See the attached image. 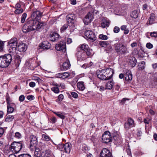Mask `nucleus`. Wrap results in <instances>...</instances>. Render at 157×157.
Instances as JSON below:
<instances>
[{"label": "nucleus", "instance_id": "f257e3e1", "mask_svg": "<svg viewBox=\"0 0 157 157\" xmlns=\"http://www.w3.org/2000/svg\"><path fill=\"white\" fill-rule=\"evenodd\" d=\"M43 13L38 10H34L32 14L31 17L27 19V23L28 24H34L37 26L40 24H42L41 27L44 25V23L43 22H40Z\"/></svg>", "mask_w": 157, "mask_h": 157}, {"label": "nucleus", "instance_id": "f03ea898", "mask_svg": "<svg viewBox=\"0 0 157 157\" xmlns=\"http://www.w3.org/2000/svg\"><path fill=\"white\" fill-rule=\"evenodd\" d=\"M12 59V56L10 54L0 56V67L2 68L7 67L10 64Z\"/></svg>", "mask_w": 157, "mask_h": 157}, {"label": "nucleus", "instance_id": "7ed1b4c3", "mask_svg": "<svg viewBox=\"0 0 157 157\" xmlns=\"http://www.w3.org/2000/svg\"><path fill=\"white\" fill-rule=\"evenodd\" d=\"M114 48L116 52L118 54L124 55L128 52L126 46L122 43H117L115 44Z\"/></svg>", "mask_w": 157, "mask_h": 157}, {"label": "nucleus", "instance_id": "20e7f679", "mask_svg": "<svg viewBox=\"0 0 157 157\" xmlns=\"http://www.w3.org/2000/svg\"><path fill=\"white\" fill-rule=\"evenodd\" d=\"M42 24H40L39 25L37 26L36 25H35L34 24H28L27 23L26 21V24L24 25L22 28V31L24 33H26L29 32L31 30H37L41 28Z\"/></svg>", "mask_w": 157, "mask_h": 157}, {"label": "nucleus", "instance_id": "39448f33", "mask_svg": "<svg viewBox=\"0 0 157 157\" xmlns=\"http://www.w3.org/2000/svg\"><path fill=\"white\" fill-rule=\"evenodd\" d=\"M24 147L25 145L21 141H14L11 145V149H13L12 151H14L16 153L19 152L22 148Z\"/></svg>", "mask_w": 157, "mask_h": 157}, {"label": "nucleus", "instance_id": "423d86ee", "mask_svg": "<svg viewBox=\"0 0 157 157\" xmlns=\"http://www.w3.org/2000/svg\"><path fill=\"white\" fill-rule=\"evenodd\" d=\"M77 52L76 54V56L78 61H82L85 60L86 56L85 52L81 50V48H77Z\"/></svg>", "mask_w": 157, "mask_h": 157}, {"label": "nucleus", "instance_id": "0eeeda50", "mask_svg": "<svg viewBox=\"0 0 157 157\" xmlns=\"http://www.w3.org/2000/svg\"><path fill=\"white\" fill-rule=\"evenodd\" d=\"M85 36L87 40L93 42L96 40V36L94 33L91 30H86L85 33Z\"/></svg>", "mask_w": 157, "mask_h": 157}, {"label": "nucleus", "instance_id": "6e6552de", "mask_svg": "<svg viewBox=\"0 0 157 157\" xmlns=\"http://www.w3.org/2000/svg\"><path fill=\"white\" fill-rule=\"evenodd\" d=\"M55 48L58 51L65 52L66 51V43L63 41H60L56 44Z\"/></svg>", "mask_w": 157, "mask_h": 157}, {"label": "nucleus", "instance_id": "1a4fd4ad", "mask_svg": "<svg viewBox=\"0 0 157 157\" xmlns=\"http://www.w3.org/2000/svg\"><path fill=\"white\" fill-rule=\"evenodd\" d=\"M81 48V50L86 52L87 55L90 56L93 55V51L92 49H90L88 45L86 44H84L81 45L80 47H78Z\"/></svg>", "mask_w": 157, "mask_h": 157}, {"label": "nucleus", "instance_id": "9d476101", "mask_svg": "<svg viewBox=\"0 0 157 157\" xmlns=\"http://www.w3.org/2000/svg\"><path fill=\"white\" fill-rule=\"evenodd\" d=\"M102 139L104 143H107L112 141V138L110 136V132L107 131L102 135Z\"/></svg>", "mask_w": 157, "mask_h": 157}, {"label": "nucleus", "instance_id": "9b49d317", "mask_svg": "<svg viewBox=\"0 0 157 157\" xmlns=\"http://www.w3.org/2000/svg\"><path fill=\"white\" fill-rule=\"evenodd\" d=\"M112 154L110 150L106 148H103L100 153L99 157H112Z\"/></svg>", "mask_w": 157, "mask_h": 157}, {"label": "nucleus", "instance_id": "f8f14e48", "mask_svg": "<svg viewBox=\"0 0 157 157\" xmlns=\"http://www.w3.org/2000/svg\"><path fill=\"white\" fill-rule=\"evenodd\" d=\"M105 76L106 78V80L111 79L114 73L113 70L111 68H107L104 69Z\"/></svg>", "mask_w": 157, "mask_h": 157}, {"label": "nucleus", "instance_id": "ddd939ff", "mask_svg": "<svg viewBox=\"0 0 157 157\" xmlns=\"http://www.w3.org/2000/svg\"><path fill=\"white\" fill-rule=\"evenodd\" d=\"M93 19L92 13L89 12L83 19V21L86 25H87L90 23Z\"/></svg>", "mask_w": 157, "mask_h": 157}, {"label": "nucleus", "instance_id": "4468645a", "mask_svg": "<svg viewBox=\"0 0 157 157\" xmlns=\"http://www.w3.org/2000/svg\"><path fill=\"white\" fill-rule=\"evenodd\" d=\"M135 126V124L134 123V120L131 118H129L127 122L125 123L124 125V128L126 129H128L129 128Z\"/></svg>", "mask_w": 157, "mask_h": 157}, {"label": "nucleus", "instance_id": "2eb2a0df", "mask_svg": "<svg viewBox=\"0 0 157 157\" xmlns=\"http://www.w3.org/2000/svg\"><path fill=\"white\" fill-rule=\"evenodd\" d=\"M67 22L70 25H72L74 23L75 18V16L74 14H68L67 16Z\"/></svg>", "mask_w": 157, "mask_h": 157}, {"label": "nucleus", "instance_id": "dca6fc26", "mask_svg": "<svg viewBox=\"0 0 157 157\" xmlns=\"http://www.w3.org/2000/svg\"><path fill=\"white\" fill-rule=\"evenodd\" d=\"M104 69L100 70L97 71V75L98 78L103 80H106V77L105 76Z\"/></svg>", "mask_w": 157, "mask_h": 157}, {"label": "nucleus", "instance_id": "f3484780", "mask_svg": "<svg viewBox=\"0 0 157 157\" xmlns=\"http://www.w3.org/2000/svg\"><path fill=\"white\" fill-rule=\"evenodd\" d=\"M70 75L69 73L66 72L64 73H60L56 75V77L57 78H66L68 77Z\"/></svg>", "mask_w": 157, "mask_h": 157}, {"label": "nucleus", "instance_id": "a211bd4d", "mask_svg": "<svg viewBox=\"0 0 157 157\" xmlns=\"http://www.w3.org/2000/svg\"><path fill=\"white\" fill-rule=\"evenodd\" d=\"M70 66V62L67 60L63 63L62 66L61 67L60 69L61 71H65L68 69Z\"/></svg>", "mask_w": 157, "mask_h": 157}, {"label": "nucleus", "instance_id": "6ab92c4d", "mask_svg": "<svg viewBox=\"0 0 157 157\" xmlns=\"http://www.w3.org/2000/svg\"><path fill=\"white\" fill-rule=\"evenodd\" d=\"M126 71L124 76L125 80L128 82L131 81L132 78V75L131 71L128 70H126Z\"/></svg>", "mask_w": 157, "mask_h": 157}, {"label": "nucleus", "instance_id": "aec40b11", "mask_svg": "<svg viewBox=\"0 0 157 157\" xmlns=\"http://www.w3.org/2000/svg\"><path fill=\"white\" fill-rule=\"evenodd\" d=\"M30 146H35L37 142V138L33 135H31L30 137Z\"/></svg>", "mask_w": 157, "mask_h": 157}, {"label": "nucleus", "instance_id": "412c9836", "mask_svg": "<svg viewBox=\"0 0 157 157\" xmlns=\"http://www.w3.org/2000/svg\"><path fill=\"white\" fill-rule=\"evenodd\" d=\"M8 44L9 46H17L18 44L17 39L16 38L11 39L9 42Z\"/></svg>", "mask_w": 157, "mask_h": 157}, {"label": "nucleus", "instance_id": "4be33fe9", "mask_svg": "<svg viewBox=\"0 0 157 157\" xmlns=\"http://www.w3.org/2000/svg\"><path fill=\"white\" fill-rule=\"evenodd\" d=\"M71 147V145L70 143H67L63 146L65 152L67 153H69L70 152Z\"/></svg>", "mask_w": 157, "mask_h": 157}, {"label": "nucleus", "instance_id": "5701e85b", "mask_svg": "<svg viewBox=\"0 0 157 157\" xmlns=\"http://www.w3.org/2000/svg\"><path fill=\"white\" fill-rule=\"evenodd\" d=\"M17 46H9L8 51L9 52L11 53L10 54H11V56L12 55L13 56H16L17 54Z\"/></svg>", "mask_w": 157, "mask_h": 157}, {"label": "nucleus", "instance_id": "b1692460", "mask_svg": "<svg viewBox=\"0 0 157 157\" xmlns=\"http://www.w3.org/2000/svg\"><path fill=\"white\" fill-rule=\"evenodd\" d=\"M27 48V46L24 43H19L18 46V50L20 52L25 51Z\"/></svg>", "mask_w": 157, "mask_h": 157}, {"label": "nucleus", "instance_id": "393cba45", "mask_svg": "<svg viewBox=\"0 0 157 157\" xmlns=\"http://www.w3.org/2000/svg\"><path fill=\"white\" fill-rule=\"evenodd\" d=\"M51 44L48 41H44L42 42L40 47L44 49H48L51 47Z\"/></svg>", "mask_w": 157, "mask_h": 157}, {"label": "nucleus", "instance_id": "a878e982", "mask_svg": "<svg viewBox=\"0 0 157 157\" xmlns=\"http://www.w3.org/2000/svg\"><path fill=\"white\" fill-rule=\"evenodd\" d=\"M52 153L49 150H46L42 153V156L43 157H51L52 155Z\"/></svg>", "mask_w": 157, "mask_h": 157}, {"label": "nucleus", "instance_id": "bb28decb", "mask_svg": "<svg viewBox=\"0 0 157 157\" xmlns=\"http://www.w3.org/2000/svg\"><path fill=\"white\" fill-rule=\"evenodd\" d=\"M59 37V34L56 33H54L52 34L50 36V40L51 41H55L57 40Z\"/></svg>", "mask_w": 157, "mask_h": 157}, {"label": "nucleus", "instance_id": "cd10ccee", "mask_svg": "<svg viewBox=\"0 0 157 157\" xmlns=\"http://www.w3.org/2000/svg\"><path fill=\"white\" fill-rule=\"evenodd\" d=\"M109 24V20H107L105 19H103L102 20L101 25L102 28H105L106 27H108Z\"/></svg>", "mask_w": 157, "mask_h": 157}, {"label": "nucleus", "instance_id": "c85d7f7f", "mask_svg": "<svg viewBox=\"0 0 157 157\" xmlns=\"http://www.w3.org/2000/svg\"><path fill=\"white\" fill-rule=\"evenodd\" d=\"M129 63L132 67H134L137 63V60L135 57H132L129 59Z\"/></svg>", "mask_w": 157, "mask_h": 157}, {"label": "nucleus", "instance_id": "c756f323", "mask_svg": "<svg viewBox=\"0 0 157 157\" xmlns=\"http://www.w3.org/2000/svg\"><path fill=\"white\" fill-rule=\"evenodd\" d=\"M14 105L13 104H8L7 105V112L8 113H10L13 112L14 110L13 107Z\"/></svg>", "mask_w": 157, "mask_h": 157}, {"label": "nucleus", "instance_id": "7c9ffc66", "mask_svg": "<svg viewBox=\"0 0 157 157\" xmlns=\"http://www.w3.org/2000/svg\"><path fill=\"white\" fill-rule=\"evenodd\" d=\"M84 83V82H80L77 83V87L81 91H83L85 89V87Z\"/></svg>", "mask_w": 157, "mask_h": 157}, {"label": "nucleus", "instance_id": "2f4dec72", "mask_svg": "<svg viewBox=\"0 0 157 157\" xmlns=\"http://www.w3.org/2000/svg\"><path fill=\"white\" fill-rule=\"evenodd\" d=\"M113 84L112 81L108 82L106 84L105 89L111 90L112 89Z\"/></svg>", "mask_w": 157, "mask_h": 157}, {"label": "nucleus", "instance_id": "473e14b6", "mask_svg": "<svg viewBox=\"0 0 157 157\" xmlns=\"http://www.w3.org/2000/svg\"><path fill=\"white\" fill-rule=\"evenodd\" d=\"M130 16L132 17L133 18H137L138 16V11L136 10H134L131 13Z\"/></svg>", "mask_w": 157, "mask_h": 157}, {"label": "nucleus", "instance_id": "72a5a7b5", "mask_svg": "<svg viewBox=\"0 0 157 157\" xmlns=\"http://www.w3.org/2000/svg\"><path fill=\"white\" fill-rule=\"evenodd\" d=\"M54 113L57 116L62 119H64L65 118V116L64 115L65 113L62 112H54Z\"/></svg>", "mask_w": 157, "mask_h": 157}, {"label": "nucleus", "instance_id": "f704fd0d", "mask_svg": "<svg viewBox=\"0 0 157 157\" xmlns=\"http://www.w3.org/2000/svg\"><path fill=\"white\" fill-rule=\"evenodd\" d=\"M110 43L107 41H100L99 44L101 46L103 47H106L107 46L109 45Z\"/></svg>", "mask_w": 157, "mask_h": 157}, {"label": "nucleus", "instance_id": "c9c22d12", "mask_svg": "<svg viewBox=\"0 0 157 157\" xmlns=\"http://www.w3.org/2000/svg\"><path fill=\"white\" fill-rule=\"evenodd\" d=\"M43 140L46 141H49L51 140L52 142V140L51 139L50 137L47 134H43L42 135Z\"/></svg>", "mask_w": 157, "mask_h": 157}, {"label": "nucleus", "instance_id": "e433bc0d", "mask_svg": "<svg viewBox=\"0 0 157 157\" xmlns=\"http://www.w3.org/2000/svg\"><path fill=\"white\" fill-rule=\"evenodd\" d=\"M155 19V15L154 13H151L149 20V23L150 24L153 23Z\"/></svg>", "mask_w": 157, "mask_h": 157}, {"label": "nucleus", "instance_id": "4c0bfd02", "mask_svg": "<svg viewBox=\"0 0 157 157\" xmlns=\"http://www.w3.org/2000/svg\"><path fill=\"white\" fill-rule=\"evenodd\" d=\"M14 118L13 116V115H8V116L5 119V121L8 122L12 121Z\"/></svg>", "mask_w": 157, "mask_h": 157}, {"label": "nucleus", "instance_id": "58836bf2", "mask_svg": "<svg viewBox=\"0 0 157 157\" xmlns=\"http://www.w3.org/2000/svg\"><path fill=\"white\" fill-rule=\"evenodd\" d=\"M51 90L56 94L59 93V89L58 86H56V84L55 86L51 89Z\"/></svg>", "mask_w": 157, "mask_h": 157}, {"label": "nucleus", "instance_id": "ea45409f", "mask_svg": "<svg viewBox=\"0 0 157 157\" xmlns=\"http://www.w3.org/2000/svg\"><path fill=\"white\" fill-rule=\"evenodd\" d=\"M27 15L26 13H24L22 14L21 21V23H23L25 22V19L27 17Z\"/></svg>", "mask_w": 157, "mask_h": 157}, {"label": "nucleus", "instance_id": "a19ab883", "mask_svg": "<svg viewBox=\"0 0 157 157\" xmlns=\"http://www.w3.org/2000/svg\"><path fill=\"white\" fill-rule=\"evenodd\" d=\"M23 10L22 8L17 9L14 11V13L16 14H19L23 12Z\"/></svg>", "mask_w": 157, "mask_h": 157}, {"label": "nucleus", "instance_id": "79ce46f5", "mask_svg": "<svg viewBox=\"0 0 157 157\" xmlns=\"http://www.w3.org/2000/svg\"><path fill=\"white\" fill-rule=\"evenodd\" d=\"M99 37L100 39L102 40H106L108 39V37L106 35L100 34L99 36Z\"/></svg>", "mask_w": 157, "mask_h": 157}, {"label": "nucleus", "instance_id": "37998d69", "mask_svg": "<svg viewBox=\"0 0 157 157\" xmlns=\"http://www.w3.org/2000/svg\"><path fill=\"white\" fill-rule=\"evenodd\" d=\"M68 25L67 24H64L62 27L60 29L61 32L62 33L64 32L67 28Z\"/></svg>", "mask_w": 157, "mask_h": 157}, {"label": "nucleus", "instance_id": "c03bdc74", "mask_svg": "<svg viewBox=\"0 0 157 157\" xmlns=\"http://www.w3.org/2000/svg\"><path fill=\"white\" fill-rule=\"evenodd\" d=\"M14 137L16 138L19 139L21 138L22 135L20 132H17L15 133Z\"/></svg>", "mask_w": 157, "mask_h": 157}, {"label": "nucleus", "instance_id": "a18cd8bd", "mask_svg": "<svg viewBox=\"0 0 157 157\" xmlns=\"http://www.w3.org/2000/svg\"><path fill=\"white\" fill-rule=\"evenodd\" d=\"M4 46V42L2 41H0V52L3 51Z\"/></svg>", "mask_w": 157, "mask_h": 157}, {"label": "nucleus", "instance_id": "49530a36", "mask_svg": "<svg viewBox=\"0 0 157 157\" xmlns=\"http://www.w3.org/2000/svg\"><path fill=\"white\" fill-rule=\"evenodd\" d=\"M146 47L149 49H151L153 47V45L150 43H147L146 44Z\"/></svg>", "mask_w": 157, "mask_h": 157}, {"label": "nucleus", "instance_id": "de8ad7c7", "mask_svg": "<svg viewBox=\"0 0 157 157\" xmlns=\"http://www.w3.org/2000/svg\"><path fill=\"white\" fill-rule=\"evenodd\" d=\"M18 157H31V156L29 154H23L19 155Z\"/></svg>", "mask_w": 157, "mask_h": 157}, {"label": "nucleus", "instance_id": "09e8293b", "mask_svg": "<svg viewBox=\"0 0 157 157\" xmlns=\"http://www.w3.org/2000/svg\"><path fill=\"white\" fill-rule=\"evenodd\" d=\"M113 32L115 33H117L120 31V28L117 26H115L113 29Z\"/></svg>", "mask_w": 157, "mask_h": 157}, {"label": "nucleus", "instance_id": "8fccbe9b", "mask_svg": "<svg viewBox=\"0 0 157 157\" xmlns=\"http://www.w3.org/2000/svg\"><path fill=\"white\" fill-rule=\"evenodd\" d=\"M56 86H58L59 87H60L62 89H64L65 87V86L64 83H61L60 84H56Z\"/></svg>", "mask_w": 157, "mask_h": 157}, {"label": "nucleus", "instance_id": "3c124183", "mask_svg": "<svg viewBox=\"0 0 157 157\" xmlns=\"http://www.w3.org/2000/svg\"><path fill=\"white\" fill-rule=\"evenodd\" d=\"M150 36L152 37H157V32H154L151 33Z\"/></svg>", "mask_w": 157, "mask_h": 157}, {"label": "nucleus", "instance_id": "603ef678", "mask_svg": "<svg viewBox=\"0 0 157 157\" xmlns=\"http://www.w3.org/2000/svg\"><path fill=\"white\" fill-rule=\"evenodd\" d=\"M25 99V97L23 95H21L19 98V100L20 102L23 101Z\"/></svg>", "mask_w": 157, "mask_h": 157}, {"label": "nucleus", "instance_id": "864d4df0", "mask_svg": "<svg viewBox=\"0 0 157 157\" xmlns=\"http://www.w3.org/2000/svg\"><path fill=\"white\" fill-rule=\"evenodd\" d=\"M129 99L127 98H124L121 100V103L122 104H123L125 103V101H128Z\"/></svg>", "mask_w": 157, "mask_h": 157}, {"label": "nucleus", "instance_id": "5fc2aeb1", "mask_svg": "<svg viewBox=\"0 0 157 157\" xmlns=\"http://www.w3.org/2000/svg\"><path fill=\"white\" fill-rule=\"evenodd\" d=\"M21 61V60L20 59V56H17L16 57L15 62H17V63L18 64H19Z\"/></svg>", "mask_w": 157, "mask_h": 157}, {"label": "nucleus", "instance_id": "6e6d98bb", "mask_svg": "<svg viewBox=\"0 0 157 157\" xmlns=\"http://www.w3.org/2000/svg\"><path fill=\"white\" fill-rule=\"evenodd\" d=\"M72 96L75 98H77L78 97L77 94L75 92H72L71 93Z\"/></svg>", "mask_w": 157, "mask_h": 157}, {"label": "nucleus", "instance_id": "4d7b16f0", "mask_svg": "<svg viewBox=\"0 0 157 157\" xmlns=\"http://www.w3.org/2000/svg\"><path fill=\"white\" fill-rule=\"evenodd\" d=\"M34 97L32 95H28L27 97V98L28 100H32L34 99Z\"/></svg>", "mask_w": 157, "mask_h": 157}, {"label": "nucleus", "instance_id": "13d9d810", "mask_svg": "<svg viewBox=\"0 0 157 157\" xmlns=\"http://www.w3.org/2000/svg\"><path fill=\"white\" fill-rule=\"evenodd\" d=\"M136 134H137V136L138 137H140L141 136V135H142L141 131L139 129H138L137 132L136 133Z\"/></svg>", "mask_w": 157, "mask_h": 157}, {"label": "nucleus", "instance_id": "bf43d9fd", "mask_svg": "<svg viewBox=\"0 0 157 157\" xmlns=\"http://www.w3.org/2000/svg\"><path fill=\"white\" fill-rule=\"evenodd\" d=\"M4 130L3 128H0V137H1L4 133Z\"/></svg>", "mask_w": 157, "mask_h": 157}, {"label": "nucleus", "instance_id": "052dcab7", "mask_svg": "<svg viewBox=\"0 0 157 157\" xmlns=\"http://www.w3.org/2000/svg\"><path fill=\"white\" fill-rule=\"evenodd\" d=\"M92 65V63H90V64H85L83 65L82 67L86 69V67H90Z\"/></svg>", "mask_w": 157, "mask_h": 157}, {"label": "nucleus", "instance_id": "680f3d73", "mask_svg": "<svg viewBox=\"0 0 157 157\" xmlns=\"http://www.w3.org/2000/svg\"><path fill=\"white\" fill-rule=\"evenodd\" d=\"M137 43L136 42H134L131 44L130 45L132 48H134L136 46H137Z\"/></svg>", "mask_w": 157, "mask_h": 157}, {"label": "nucleus", "instance_id": "e2e57ef3", "mask_svg": "<svg viewBox=\"0 0 157 157\" xmlns=\"http://www.w3.org/2000/svg\"><path fill=\"white\" fill-rule=\"evenodd\" d=\"M63 98V94H60L58 96V99L59 101H61Z\"/></svg>", "mask_w": 157, "mask_h": 157}, {"label": "nucleus", "instance_id": "0e129e2a", "mask_svg": "<svg viewBox=\"0 0 157 157\" xmlns=\"http://www.w3.org/2000/svg\"><path fill=\"white\" fill-rule=\"evenodd\" d=\"M29 86L32 87H33L35 86V83L34 82H31L29 83Z\"/></svg>", "mask_w": 157, "mask_h": 157}, {"label": "nucleus", "instance_id": "69168bd1", "mask_svg": "<svg viewBox=\"0 0 157 157\" xmlns=\"http://www.w3.org/2000/svg\"><path fill=\"white\" fill-rule=\"evenodd\" d=\"M72 40L71 38H67V44H71L72 42Z\"/></svg>", "mask_w": 157, "mask_h": 157}, {"label": "nucleus", "instance_id": "338daca9", "mask_svg": "<svg viewBox=\"0 0 157 157\" xmlns=\"http://www.w3.org/2000/svg\"><path fill=\"white\" fill-rule=\"evenodd\" d=\"M144 68V65H140L139 66L138 69L140 70H142Z\"/></svg>", "mask_w": 157, "mask_h": 157}, {"label": "nucleus", "instance_id": "774afa93", "mask_svg": "<svg viewBox=\"0 0 157 157\" xmlns=\"http://www.w3.org/2000/svg\"><path fill=\"white\" fill-rule=\"evenodd\" d=\"M21 6V5L19 3H17L16 4L15 8L16 9H20Z\"/></svg>", "mask_w": 157, "mask_h": 157}]
</instances>
